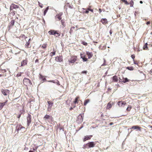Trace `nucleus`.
Listing matches in <instances>:
<instances>
[{
    "label": "nucleus",
    "instance_id": "f257e3e1",
    "mask_svg": "<svg viewBox=\"0 0 152 152\" xmlns=\"http://www.w3.org/2000/svg\"><path fill=\"white\" fill-rule=\"evenodd\" d=\"M86 55L87 56L88 58L86 57V56L84 54L80 53L81 58L83 59V61H87L88 59L91 58L93 56L92 52H90L89 51L86 52Z\"/></svg>",
    "mask_w": 152,
    "mask_h": 152
},
{
    "label": "nucleus",
    "instance_id": "f03ea898",
    "mask_svg": "<svg viewBox=\"0 0 152 152\" xmlns=\"http://www.w3.org/2000/svg\"><path fill=\"white\" fill-rule=\"evenodd\" d=\"M95 143L94 142H91L84 144L83 145V148L85 149L86 148H93L95 146Z\"/></svg>",
    "mask_w": 152,
    "mask_h": 152
},
{
    "label": "nucleus",
    "instance_id": "7ed1b4c3",
    "mask_svg": "<svg viewBox=\"0 0 152 152\" xmlns=\"http://www.w3.org/2000/svg\"><path fill=\"white\" fill-rule=\"evenodd\" d=\"M83 114H80L77 117V122L78 124H80L83 121Z\"/></svg>",
    "mask_w": 152,
    "mask_h": 152
},
{
    "label": "nucleus",
    "instance_id": "20e7f679",
    "mask_svg": "<svg viewBox=\"0 0 152 152\" xmlns=\"http://www.w3.org/2000/svg\"><path fill=\"white\" fill-rule=\"evenodd\" d=\"M77 57L76 56H72L70 59L68 60L69 64L74 63L77 60Z\"/></svg>",
    "mask_w": 152,
    "mask_h": 152
},
{
    "label": "nucleus",
    "instance_id": "39448f33",
    "mask_svg": "<svg viewBox=\"0 0 152 152\" xmlns=\"http://www.w3.org/2000/svg\"><path fill=\"white\" fill-rule=\"evenodd\" d=\"M23 83L24 85H31V82L29 79L25 78L23 80Z\"/></svg>",
    "mask_w": 152,
    "mask_h": 152
},
{
    "label": "nucleus",
    "instance_id": "423d86ee",
    "mask_svg": "<svg viewBox=\"0 0 152 152\" xmlns=\"http://www.w3.org/2000/svg\"><path fill=\"white\" fill-rule=\"evenodd\" d=\"M1 92L4 95L7 96L9 94L10 91L7 89H1Z\"/></svg>",
    "mask_w": 152,
    "mask_h": 152
},
{
    "label": "nucleus",
    "instance_id": "0eeeda50",
    "mask_svg": "<svg viewBox=\"0 0 152 152\" xmlns=\"http://www.w3.org/2000/svg\"><path fill=\"white\" fill-rule=\"evenodd\" d=\"M27 125L28 126L31 122V116L30 114H28L27 118Z\"/></svg>",
    "mask_w": 152,
    "mask_h": 152
},
{
    "label": "nucleus",
    "instance_id": "6e6552de",
    "mask_svg": "<svg viewBox=\"0 0 152 152\" xmlns=\"http://www.w3.org/2000/svg\"><path fill=\"white\" fill-rule=\"evenodd\" d=\"M19 8V6L18 5L15 4H12L10 7V11L12 10L13 9Z\"/></svg>",
    "mask_w": 152,
    "mask_h": 152
},
{
    "label": "nucleus",
    "instance_id": "1a4fd4ad",
    "mask_svg": "<svg viewBox=\"0 0 152 152\" xmlns=\"http://www.w3.org/2000/svg\"><path fill=\"white\" fill-rule=\"evenodd\" d=\"M126 103L125 102L122 101H119L117 103V104L120 107H124L126 104Z\"/></svg>",
    "mask_w": 152,
    "mask_h": 152
},
{
    "label": "nucleus",
    "instance_id": "9d476101",
    "mask_svg": "<svg viewBox=\"0 0 152 152\" xmlns=\"http://www.w3.org/2000/svg\"><path fill=\"white\" fill-rule=\"evenodd\" d=\"M31 39L30 38L28 42H27L26 44H25V47L26 48H30L31 47V46L30 45V42Z\"/></svg>",
    "mask_w": 152,
    "mask_h": 152
},
{
    "label": "nucleus",
    "instance_id": "9b49d317",
    "mask_svg": "<svg viewBox=\"0 0 152 152\" xmlns=\"http://www.w3.org/2000/svg\"><path fill=\"white\" fill-rule=\"evenodd\" d=\"M27 59L26 58L25 60H23L21 63V66H26L27 64Z\"/></svg>",
    "mask_w": 152,
    "mask_h": 152
},
{
    "label": "nucleus",
    "instance_id": "f8f14e48",
    "mask_svg": "<svg viewBox=\"0 0 152 152\" xmlns=\"http://www.w3.org/2000/svg\"><path fill=\"white\" fill-rule=\"evenodd\" d=\"M55 60L57 61L61 62L63 61L62 56H57L56 57Z\"/></svg>",
    "mask_w": 152,
    "mask_h": 152
},
{
    "label": "nucleus",
    "instance_id": "ddd939ff",
    "mask_svg": "<svg viewBox=\"0 0 152 152\" xmlns=\"http://www.w3.org/2000/svg\"><path fill=\"white\" fill-rule=\"evenodd\" d=\"M101 22L103 24H105L108 23V21L106 18H102L101 20Z\"/></svg>",
    "mask_w": 152,
    "mask_h": 152
},
{
    "label": "nucleus",
    "instance_id": "4468645a",
    "mask_svg": "<svg viewBox=\"0 0 152 152\" xmlns=\"http://www.w3.org/2000/svg\"><path fill=\"white\" fill-rule=\"evenodd\" d=\"M49 82L53 83L56 84H57L59 86L60 85L59 82L58 80H51L48 81Z\"/></svg>",
    "mask_w": 152,
    "mask_h": 152
},
{
    "label": "nucleus",
    "instance_id": "2eb2a0df",
    "mask_svg": "<svg viewBox=\"0 0 152 152\" xmlns=\"http://www.w3.org/2000/svg\"><path fill=\"white\" fill-rule=\"evenodd\" d=\"M92 137V135L86 136H85L84 139L83 141L84 142L87 140L90 139Z\"/></svg>",
    "mask_w": 152,
    "mask_h": 152
},
{
    "label": "nucleus",
    "instance_id": "dca6fc26",
    "mask_svg": "<svg viewBox=\"0 0 152 152\" xmlns=\"http://www.w3.org/2000/svg\"><path fill=\"white\" fill-rule=\"evenodd\" d=\"M44 118H45L47 119H50L52 121H53V118L51 116H50L49 115L46 114L45 115V116L44 117Z\"/></svg>",
    "mask_w": 152,
    "mask_h": 152
},
{
    "label": "nucleus",
    "instance_id": "f3484780",
    "mask_svg": "<svg viewBox=\"0 0 152 152\" xmlns=\"http://www.w3.org/2000/svg\"><path fill=\"white\" fill-rule=\"evenodd\" d=\"M131 129H138L139 131H141V128L137 126H133L131 128Z\"/></svg>",
    "mask_w": 152,
    "mask_h": 152
},
{
    "label": "nucleus",
    "instance_id": "a211bd4d",
    "mask_svg": "<svg viewBox=\"0 0 152 152\" xmlns=\"http://www.w3.org/2000/svg\"><path fill=\"white\" fill-rule=\"evenodd\" d=\"M24 128L21 125H18L16 126V130L18 132L22 128Z\"/></svg>",
    "mask_w": 152,
    "mask_h": 152
},
{
    "label": "nucleus",
    "instance_id": "6ab92c4d",
    "mask_svg": "<svg viewBox=\"0 0 152 152\" xmlns=\"http://www.w3.org/2000/svg\"><path fill=\"white\" fill-rule=\"evenodd\" d=\"M113 81L114 82H117L118 80V77L116 75H115L112 77Z\"/></svg>",
    "mask_w": 152,
    "mask_h": 152
},
{
    "label": "nucleus",
    "instance_id": "aec40b11",
    "mask_svg": "<svg viewBox=\"0 0 152 152\" xmlns=\"http://www.w3.org/2000/svg\"><path fill=\"white\" fill-rule=\"evenodd\" d=\"M56 31L53 30H51L50 31H48V33L50 35H54L55 34V33Z\"/></svg>",
    "mask_w": 152,
    "mask_h": 152
},
{
    "label": "nucleus",
    "instance_id": "412c9836",
    "mask_svg": "<svg viewBox=\"0 0 152 152\" xmlns=\"http://www.w3.org/2000/svg\"><path fill=\"white\" fill-rule=\"evenodd\" d=\"M39 78L42 79L43 81H46V79L41 74H39Z\"/></svg>",
    "mask_w": 152,
    "mask_h": 152
},
{
    "label": "nucleus",
    "instance_id": "4be33fe9",
    "mask_svg": "<svg viewBox=\"0 0 152 152\" xmlns=\"http://www.w3.org/2000/svg\"><path fill=\"white\" fill-rule=\"evenodd\" d=\"M27 38V37H26L25 35L24 34H22L21 35L20 37V39L22 40V41L23 39H24L25 40H26V39Z\"/></svg>",
    "mask_w": 152,
    "mask_h": 152
},
{
    "label": "nucleus",
    "instance_id": "5701e85b",
    "mask_svg": "<svg viewBox=\"0 0 152 152\" xmlns=\"http://www.w3.org/2000/svg\"><path fill=\"white\" fill-rule=\"evenodd\" d=\"M6 102L0 103V110H1L3 106L5 104Z\"/></svg>",
    "mask_w": 152,
    "mask_h": 152
},
{
    "label": "nucleus",
    "instance_id": "b1692460",
    "mask_svg": "<svg viewBox=\"0 0 152 152\" xmlns=\"http://www.w3.org/2000/svg\"><path fill=\"white\" fill-rule=\"evenodd\" d=\"M48 106L49 107H52L53 104V102L50 101H48Z\"/></svg>",
    "mask_w": 152,
    "mask_h": 152
},
{
    "label": "nucleus",
    "instance_id": "393cba45",
    "mask_svg": "<svg viewBox=\"0 0 152 152\" xmlns=\"http://www.w3.org/2000/svg\"><path fill=\"white\" fill-rule=\"evenodd\" d=\"M56 53V51L53 48V52H51L50 53V55L51 57H52Z\"/></svg>",
    "mask_w": 152,
    "mask_h": 152
},
{
    "label": "nucleus",
    "instance_id": "a878e982",
    "mask_svg": "<svg viewBox=\"0 0 152 152\" xmlns=\"http://www.w3.org/2000/svg\"><path fill=\"white\" fill-rule=\"evenodd\" d=\"M10 14L12 15V16H14L15 14V11L14 10H12L11 11L10 10Z\"/></svg>",
    "mask_w": 152,
    "mask_h": 152
},
{
    "label": "nucleus",
    "instance_id": "bb28decb",
    "mask_svg": "<svg viewBox=\"0 0 152 152\" xmlns=\"http://www.w3.org/2000/svg\"><path fill=\"white\" fill-rule=\"evenodd\" d=\"M90 102V100L89 99H87L84 101V104L85 106H86L87 104L89 102Z\"/></svg>",
    "mask_w": 152,
    "mask_h": 152
},
{
    "label": "nucleus",
    "instance_id": "cd10ccee",
    "mask_svg": "<svg viewBox=\"0 0 152 152\" xmlns=\"http://www.w3.org/2000/svg\"><path fill=\"white\" fill-rule=\"evenodd\" d=\"M129 3L130 5V7H133L134 4V2L132 0H131Z\"/></svg>",
    "mask_w": 152,
    "mask_h": 152
},
{
    "label": "nucleus",
    "instance_id": "c85d7f7f",
    "mask_svg": "<svg viewBox=\"0 0 152 152\" xmlns=\"http://www.w3.org/2000/svg\"><path fill=\"white\" fill-rule=\"evenodd\" d=\"M54 35L56 37H59L60 35V34L58 33L57 31H56Z\"/></svg>",
    "mask_w": 152,
    "mask_h": 152
},
{
    "label": "nucleus",
    "instance_id": "c756f323",
    "mask_svg": "<svg viewBox=\"0 0 152 152\" xmlns=\"http://www.w3.org/2000/svg\"><path fill=\"white\" fill-rule=\"evenodd\" d=\"M148 45L147 43H146L144 45L143 47V49L144 50H147L148 48L147 47V45Z\"/></svg>",
    "mask_w": 152,
    "mask_h": 152
},
{
    "label": "nucleus",
    "instance_id": "7c9ffc66",
    "mask_svg": "<svg viewBox=\"0 0 152 152\" xmlns=\"http://www.w3.org/2000/svg\"><path fill=\"white\" fill-rule=\"evenodd\" d=\"M129 80L127 78H125L122 81L124 83H125L126 82H129Z\"/></svg>",
    "mask_w": 152,
    "mask_h": 152
},
{
    "label": "nucleus",
    "instance_id": "2f4dec72",
    "mask_svg": "<svg viewBox=\"0 0 152 152\" xmlns=\"http://www.w3.org/2000/svg\"><path fill=\"white\" fill-rule=\"evenodd\" d=\"M61 22L62 24V25L63 26V27H64L66 25L64 20H61Z\"/></svg>",
    "mask_w": 152,
    "mask_h": 152
},
{
    "label": "nucleus",
    "instance_id": "473e14b6",
    "mask_svg": "<svg viewBox=\"0 0 152 152\" xmlns=\"http://www.w3.org/2000/svg\"><path fill=\"white\" fill-rule=\"evenodd\" d=\"M49 9V7H47L46 9H45V10H44V15L45 16V15L47 12L48 10Z\"/></svg>",
    "mask_w": 152,
    "mask_h": 152
},
{
    "label": "nucleus",
    "instance_id": "72a5a7b5",
    "mask_svg": "<svg viewBox=\"0 0 152 152\" xmlns=\"http://www.w3.org/2000/svg\"><path fill=\"white\" fill-rule=\"evenodd\" d=\"M15 22V21L14 20H12L10 22V26H13L14 25Z\"/></svg>",
    "mask_w": 152,
    "mask_h": 152
},
{
    "label": "nucleus",
    "instance_id": "f704fd0d",
    "mask_svg": "<svg viewBox=\"0 0 152 152\" xmlns=\"http://www.w3.org/2000/svg\"><path fill=\"white\" fill-rule=\"evenodd\" d=\"M112 106V104L110 103H109L107 105V108L108 109H110L111 107Z\"/></svg>",
    "mask_w": 152,
    "mask_h": 152
},
{
    "label": "nucleus",
    "instance_id": "c9c22d12",
    "mask_svg": "<svg viewBox=\"0 0 152 152\" xmlns=\"http://www.w3.org/2000/svg\"><path fill=\"white\" fill-rule=\"evenodd\" d=\"M132 108L131 106V105H129L127 108L126 109V110L127 111H129Z\"/></svg>",
    "mask_w": 152,
    "mask_h": 152
},
{
    "label": "nucleus",
    "instance_id": "e433bc0d",
    "mask_svg": "<svg viewBox=\"0 0 152 152\" xmlns=\"http://www.w3.org/2000/svg\"><path fill=\"white\" fill-rule=\"evenodd\" d=\"M61 15L58 14L57 16V18L59 19V20H60L61 19Z\"/></svg>",
    "mask_w": 152,
    "mask_h": 152
},
{
    "label": "nucleus",
    "instance_id": "4c0bfd02",
    "mask_svg": "<svg viewBox=\"0 0 152 152\" xmlns=\"http://www.w3.org/2000/svg\"><path fill=\"white\" fill-rule=\"evenodd\" d=\"M81 44L85 46H87L88 45V43L84 41H82Z\"/></svg>",
    "mask_w": 152,
    "mask_h": 152
},
{
    "label": "nucleus",
    "instance_id": "58836bf2",
    "mask_svg": "<svg viewBox=\"0 0 152 152\" xmlns=\"http://www.w3.org/2000/svg\"><path fill=\"white\" fill-rule=\"evenodd\" d=\"M121 1H122L123 2L125 3V4H126L128 5L129 4V3L126 0H121Z\"/></svg>",
    "mask_w": 152,
    "mask_h": 152
},
{
    "label": "nucleus",
    "instance_id": "ea45409f",
    "mask_svg": "<svg viewBox=\"0 0 152 152\" xmlns=\"http://www.w3.org/2000/svg\"><path fill=\"white\" fill-rule=\"evenodd\" d=\"M83 10H85V11H83V13H88L89 12H88V10H86V9H84V8H83Z\"/></svg>",
    "mask_w": 152,
    "mask_h": 152
},
{
    "label": "nucleus",
    "instance_id": "a19ab883",
    "mask_svg": "<svg viewBox=\"0 0 152 152\" xmlns=\"http://www.w3.org/2000/svg\"><path fill=\"white\" fill-rule=\"evenodd\" d=\"M79 98V97H76L75 99V101H74V103H75V104H76V103H77V100H78V99Z\"/></svg>",
    "mask_w": 152,
    "mask_h": 152
},
{
    "label": "nucleus",
    "instance_id": "79ce46f5",
    "mask_svg": "<svg viewBox=\"0 0 152 152\" xmlns=\"http://www.w3.org/2000/svg\"><path fill=\"white\" fill-rule=\"evenodd\" d=\"M47 47V44H43L42 45V48L43 49H45Z\"/></svg>",
    "mask_w": 152,
    "mask_h": 152
},
{
    "label": "nucleus",
    "instance_id": "37998d69",
    "mask_svg": "<svg viewBox=\"0 0 152 152\" xmlns=\"http://www.w3.org/2000/svg\"><path fill=\"white\" fill-rule=\"evenodd\" d=\"M126 69L130 70H132L134 69L133 67H126Z\"/></svg>",
    "mask_w": 152,
    "mask_h": 152
},
{
    "label": "nucleus",
    "instance_id": "c03bdc74",
    "mask_svg": "<svg viewBox=\"0 0 152 152\" xmlns=\"http://www.w3.org/2000/svg\"><path fill=\"white\" fill-rule=\"evenodd\" d=\"M75 28L74 27H72L70 28V31H69V33L71 34L72 33H73V31L72 30V28L74 29Z\"/></svg>",
    "mask_w": 152,
    "mask_h": 152
},
{
    "label": "nucleus",
    "instance_id": "a18cd8bd",
    "mask_svg": "<svg viewBox=\"0 0 152 152\" xmlns=\"http://www.w3.org/2000/svg\"><path fill=\"white\" fill-rule=\"evenodd\" d=\"M131 57L133 59V61H134V58L135 57V56L134 54H132L131 56Z\"/></svg>",
    "mask_w": 152,
    "mask_h": 152
},
{
    "label": "nucleus",
    "instance_id": "49530a36",
    "mask_svg": "<svg viewBox=\"0 0 152 152\" xmlns=\"http://www.w3.org/2000/svg\"><path fill=\"white\" fill-rule=\"evenodd\" d=\"M51 107H49V106H48V111H50L51 110Z\"/></svg>",
    "mask_w": 152,
    "mask_h": 152
},
{
    "label": "nucleus",
    "instance_id": "de8ad7c7",
    "mask_svg": "<svg viewBox=\"0 0 152 152\" xmlns=\"http://www.w3.org/2000/svg\"><path fill=\"white\" fill-rule=\"evenodd\" d=\"M87 72V71H82L81 72V73L83 74H86Z\"/></svg>",
    "mask_w": 152,
    "mask_h": 152
},
{
    "label": "nucleus",
    "instance_id": "09e8293b",
    "mask_svg": "<svg viewBox=\"0 0 152 152\" xmlns=\"http://www.w3.org/2000/svg\"><path fill=\"white\" fill-rule=\"evenodd\" d=\"M21 75V73H18L17 75H16V77H19V76H20Z\"/></svg>",
    "mask_w": 152,
    "mask_h": 152
},
{
    "label": "nucleus",
    "instance_id": "8fccbe9b",
    "mask_svg": "<svg viewBox=\"0 0 152 152\" xmlns=\"http://www.w3.org/2000/svg\"><path fill=\"white\" fill-rule=\"evenodd\" d=\"M38 148V146H36L35 148H33V150L34 151H36Z\"/></svg>",
    "mask_w": 152,
    "mask_h": 152
},
{
    "label": "nucleus",
    "instance_id": "3c124183",
    "mask_svg": "<svg viewBox=\"0 0 152 152\" xmlns=\"http://www.w3.org/2000/svg\"><path fill=\"white\" fill-rule=\"evenodd\" d=\"M96 56V57L95 58H94L93 59V60L92 61V62H94L96 60V56Z\"/></svg>",
    "mask_w": 152,
    "mask_h": 152
},
{
    "label": "nucleus",
    "instance_id": "603ef678",
    "mask_svg": "<svg viewBox=\"0 0 152 152\" xmlns=\"http://www.w3.org/2000/svg\"><path fill=\"white\" fill-rule=\"evenodd\" d=\"M106 65H107L105 64V61L104 60V63L102 64V66H104Z\"/></svg>",
    "mask_w": 152,
    "mask_h": 152
},
{
    "label": "nucleus",
    "instance_id": "864d4df0",
    "mask_svg": "<svg viewBox=\"0 0 152 152\" xmlns=\"http://www.w3.org/2000/svg\"><path fill=\"white\" fill-rule=\"evenodd\" d=\"M99 13H100L102 12V10H101V9L100 8H99Z\"/></svg>",
    "mask_w": 152,
    "mask_h": 152
},
{
    "label": "nucleus",
    "instance_id": "5fc2aeb1",
    "mask_svg": "<svg viewBox=\"0 0 152 152\" xmlns=\"http://www.w3.org/2000/svg\"><path fill=\"white\" fill-rule=\"evenodd\" d=\"M150 23V21H149L147 22L146 24L147 25H149Z\"/></svg>",
    "mask_w": 152,
    "mask_h": 152
},
{
    "label": "nucleus",
    "instance_id": "6e6d98bb",
    "mask_svg": "<svg viewBox=\"0 0 152 152\" xmlns=\"http://www.w3.org/2000/svg\"><path fill=\"white\" fill-rule=\"evenodd\" d=\"M2 72L3 73H4V72H6V69H4L2 70Z\"/></svg>",
    "mask_w": 152,
    "mask_h": 152
},
{
    "label": "nucleus",
    "instance_id": "4d7b16f0",
    "mask_svg": "<svg viewBox=\"0 0 152 152\" xmlns=\"http://www.w3.org/2000/svg\"><path fill=\"white\" fill-rule=\"evenodd\" d=\"M39 6L41 7V8H42V4H40L39 3Z\"/></svg>",
    "mask_w": 152,
    "mask_h": 152
},
{
    "label": "nucleus",
    "instance_id": "13d9d810",
    "mask_svg": "<svg viewBox=\"0 0 152 152\" xmlns=\"http://www.w3.org/2000/svg\"><path fill=\"white\" fill-rule=\"evenodd\" d=\"M134 61V63L135 64H137V65H138V63L137 62V61Z\"/></svg>",
    "mask_w": 152,
    "mask_h": 152
},
{
    "label": "nucleus",
    "instance_id": "bf43d9fd",
    "mask_svg": "<svg viewBox=\"0 0 152 152\" xmlns=\"http://www.w3.org/2000/svg\"><path fill=\"white\" fill-rule=\"evenodd\" d=\"M21 114H19V115H18V118H20L21 116Z\"/></svg>",
    "mask_w": 152,
    "mask_h": 152
},
{
    "label": "nucleus",
    "instance_id": "052dcab7",
    "mask_svg": "<svg viewBox=\"0 0 152 152\" xmlns=\"http://www.w3.org/2000/svg\"><path fill=\"white\" fill-rule=\"evenodd\" d=\"M119 80L120 82H123L122 80L121 79L120 77L119 78Z\"/></svg>",
    "mask_w": 152,
    "mask_h": 152
},
{
    "label": "nucleus",
    "instance_id": "680f3d73",
    "mask_svg": "<svg viewBox=\"0 0 152 152\" xmlns=\"http://www.w3.org/2000/svg\"><path fill=\"white\" fill-rule=\"evenodd\" d=\"M75 107V106H74L73 107H70V110H72L73 108H74Z\"/></svg>",
    "mask_w": 152,
    "mask_h": 152
},
{
    "label": "nucleus",
    "instance_id": "e2e57ef3",
    "mask_svg": "<svg viewBox=\"0 0 152 152\" xmlns=\"http://www.w3.org/2000/svg\"><path fill=\"white\" fill-rule=\"evenodd\" d=\"M148 127L149 128H152V126L150 125H148Z\"/></svg>",
    "mask_w": 152,
    "mask_h": 152
},
{
    "label": "nucleus",
    "instance_id": "0e129e2a",
    "mask_svg": "<svg viewBox=\"0 0 152 152\" xmlns=\"http://www.w3.org/2000/svg\"><path fill=\"white\" fill-rule=\"evenodd\" d=\"M38 61H39V60L38 59H37L35 61V63H37V62H38Z\"/></svg>",
    "mask_w": 152,
    "mask_h": 152
},
{
    "label": "nucleus",
    "instance_id": "69168bd1",
    "mask_svg": "<svg viewBox=\"0 0 152 152\" xmlns=\"http://www.w3.org/2000/svg\"><path fill=\"white\" fill-rule=\"evenodd\" d=\"M91 9L90 8V7H89V8L86 9V10H88V11L89 12V11H90V10H91Z\"/></svg>",
    "mask_w": 152,
    "mask_h": 152
},
{
    "label": "nucleus",
    "instance_id": "338daca9",
    "mask_svg": "<svg viewBox=\"0 0 152 152\" xmlns=\"http://www.w3.org/2000/svg\"><path fill=\"white\" fill-rule=\"evenodd\" d=\"M112 31L111 30H110V33L111 35L112 34Z\"/></svg>",
    "mask_w": 152,
    "mask_h": 152
},
{
    "label": "nucleus",
    "instance_id": "774afa93",
    "mask_svg": "<svg viewBox=\"0 0 152 152\" xmlns=\"http://www.w3.org/2000/svg\"><path fill=\"white\" fill-rule=\"evenodd\" d=\"M113 122H111L109 124V125H113Z\"/></svg>",
    "mask_w": 152,
    "mask_h": 152
}]
</instances>
